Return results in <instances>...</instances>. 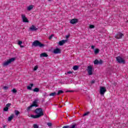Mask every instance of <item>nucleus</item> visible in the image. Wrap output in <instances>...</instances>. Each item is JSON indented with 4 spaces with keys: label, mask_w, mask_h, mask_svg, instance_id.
<instances>
[{
    "label": "nucleus",
    "mask_w": 128,
    "mask_h": 128,
    "mask_svg": "<svg viewBox=\"0 0 128 128\" xmlns=\"http://www.w3.org/2000/svg\"><path fill=\"white\" fill-rule=\"evenodd\" d=\"M34 112L36 114V115L32 114L31 118H38L42 116H44V111H42V108H37L34 110Z\"/></svg>",
    "instance_id": "obj_1"
},
{
    "label": "nucleus",
    "mask_w": 128,
    "mask_h": 128,
    "mask_svg": "<svg viewBox=\"0 0 128 128\" xmlns=\"http://www.w3.org/2000/svg\"><path fill=\"white\" fill-rule=\"evenodd\" d=\"M32 46H35L36 48L38 46H39V48H44L46 46V45L44 44L41 43L38 40H36L35 41H34L32 44Z\"/></svg>",
    "instance_id": "obj_2"
},
{
    "label": "nucleus",
    "mask_w": 128,
    "mask_h": 128,
    "mask_svg": "<svg viewBox=\"0 0 128 128\" xmlns=\"http://www.w3.org/2000/svg\"><path fill=\"white\" fill-rule=\"evenodd\" d=\"M16 60V58H12L8 60H6V62H5L3 64L4 66H8V64H12L13 62H14Z\"/></svg>",
    "instance_id": "obj_3"
},
{
    "label": "nucleus",
    "mask_w": 128,
    "mask_h": 128,
    "mask_svg": "<svg viewBox=\"0 0 128 128\" xmlns=\"http://www.w3.org/2000/svg\"><path fill=\"white\" fill-rule=\"evenodd\" d=\"M116 60L118 64H126V60H124V58H122V56H118L116 57Z\"/></svg>",
    "instance_id": "obj_4"
},
{
    "label": "nucleus",
    "mask_w": 128,
    "mask_h": 128,
    "mask_svg": "<svg viewBox=\"0 0 128 128\" xmlns=\"http://www.w3.org/2000/svg\"><path fill=\"white\" fill-rule=\"evenodd\" d=\"M106 92V88L104 86H100V94L101 96H104Z\"/></svg>",
    "instance_id": "obj_5"
},
{
    "label": "nucleus",
    "mask_w": 128,
    "mask_h": 128,
    "mask_svg": "<svg viewBox=\"0 0 128 128\" xmlns=\"http://www.w3.org/2000/svg\"><path fill=\"white\" fill-rule=\"evenodd\" d=\"M122 36H124V34L122 33L119 32L115 35V38L118 40H120L122 38Z\"/></svg>",
    "instance_id": "obj_6"
},
{
    "label": "nucleus",
    "mask_w": 128,
    "mask_h": 128,
    "mask_svg": "<svg viewBox=\"0 0 128 128\" xmlns=\"http://www.w3.org/2000/svg\"><path fill=\"white\" fill-rule=\"evenodd\" d=\"M78 124L74 123L70 126H65L62 128H77Z\"/></svg>",
    "instance_id": "obj_7"
},
{
    "label": "nucleus",
    "mask_w": 128,
    "mask_h": 128,
    "mask_svg": "<svg viewBox=\"0 0 128 128\" xmlns=\"http://www.w3.org/2000/svg\"><path fill=\"white\" fill-rule=\"evenodd\" d=\"M87 70L88 72V74L92 76V66H88L87 67Z\"/></svg>",
    "instance_id": "obj_8"
},
{
    "label": "nucleus",
    "mask_w": 128,
    "mask_h": 128,
    "mask_svg": "<svg viewBox=\"0 0 128 128\" xmlns=\"http://www.w3.org/2000/svg\"><path fill=\"white\" fill-rule=\"evenodd\" d=\"M78 18H73L70 20V24H78Z\"/></svg>",
    "instance_id": "obj_9"
},
{
    "label": "nucleus",
    "mask_w": 128,
    "mask_h": 128,
    "mask_svg": "<svg viewBox=\"0 0 128 128\" xmlns=\"http://www.w3.org/2000/svg\"><path fill=\"white\" fill-rule=\"evenodd\" d=\"M29 31L30 32H35L38 30V28L34 26V25H32V26L29 28Z\"/></svg>",
    "instance_id": "obj_10"
},
{
    "label": "nucleus",
    "mask_w": 128,
    "mask_h": 128,
    "mask_svg": "<svg viewBox=\"0 0 128 128\" xmlns=\"http://www.w3.org/2000/svg\"><path fill=\"white\" fill-rule=\"evenodd\" d=\"M22 18L23 22H29L28 20V18L26 17V15L22 14Z\"/></svg>",
    "instance_id": "obj_11"
},
{
    "label": "nucleus",
    "mask_w": 128,
    "mask_h": 128,
    "mask_svg": "<svg viewBox=\"0 0 128 128\" xmlns=\"http://www.w3.org/2000/svg\"><path fill=\"white\" fill-rule=\"evenodd\" d=\"M53 52L55 54H60V49L59 48H56V49L54 50Z\"/></svg>",
    "instance_id": "obj_12"
},
{
    "label": "nucleus",
    "mask_w": 128,
    "mask_h": 128,
    "mask_svg": "<svg viewBox=\"0 0 128 128\" xmlns=\"http://www.w3.org/2000/svg\"><path fill=\"white\" fill-rule=\"evenodd\" d=\"M66 42H68V40H60L58 42V44L59 46H64V43Z\"/></svg>",
    "instance_id": "obj_13"
},
{
    "label": "nucleus",
    "mask_w": 128,
    "mask_h": 128,
    "mask_svg": "<svg viewBox=\"0 0 128 128\" xmlns=\"http://www.w3.org/2000/svg\"><path fill=\"white\" fill-rule=\"evenodd\" d=\"M32 106H35V108L38 107V100H34L32 102Z\"/></svg>",
    "instance_id": "obj_14"
},
{
    "label": "nucleus",
    "mask_w": 128,
    "mask_h": 128,
    "mask_svg": "<svg viewBox=\"0 0 128 128\" xmlns=\"http://www.w3.org/2000/svg\"><path fill=\"white\" fill-rule=\"evenodd\" d=\"M40 58H48V55L46 52H43L40 54Z\"/></svg>",
    "instance_id": "obj_15"
},
{
    "label": "nucleus",
    "mask_w": 128,
    "mask_h": 128,
    "mask_svg": "<svg viewBox=\"0 0 128 128\" xmlns=\"http://www.w3.org/2000/svg\"><path fill=\"white\" fill-rule=\"evenodd\" d=\"M34 86V84H30V86H27V90H32V88Z\"/></svg>",
    "instance_id": "obj_16"
},
{
    "label": "nucleus",
    "mask_w": 128,
    "mask_h": 128,
    "mask_svg": "<svg viewBox=\"0 0 128 128\" xmlns=\"http://www.w3.org/2000/svg\"><path fill=\"white\" fill-rule=\"evenodd\" d=\"M14 116V114H12L11 116L8 118V122H12Z\"/></svg>",
    "instance_id": "obj_17"
},
{
    "label": "nucleus",
    "mask_w": 128,
    "mask_h": 128,
    "mask_svg": "<svg viewBox=\"0 0 128 128\" xmlns=\"http://www.w3.org/2000/svg\"><path fill=\"white\" fill-rule=\"evenodd\" d=\"M32 8H34V5L31 4L28 7L27 10H28L30 11V10H32Z\"/></svg>",
    "instance_id": "obj_18"
},
{
    "label": "nucleus",
    "mask_w": 128,
    "mask_h": 128,
    "mask_svg": "<svg viewBox=\"0 0 128 128\" xmlns=\"http://www.w3.org/2000/svg\"><path fill=\"white\" fill-rule=\"evenodd\" d=\"M14 112L16 116H18V114H20V112L18 110H14Z\"/></svg>",
    "instance_id": "obj_19"
},
{
    "label": "nucleus",
    "mask_w": 128,
    "mask_h": 128,
    "mask_svg": "<svg viewBox=\"0 0 128 128\" xmlns=\"http://www.w3.org/2000/svg\"><path fill=\"white\" fill-rule=\"evenodd\" d=\"M99 52H100V49L96 48L94 50V54H98Z\"/></svg>",
    "instance_id": "obj_20"
},
{
    "label": "nucleus",
    "mask_w": 128,
    "mask_h": 128,
    "mask_svg": "<svg viewBox=\"0 0 128 128\" xmlns=\"http://www.w3.org/2000/svg\"><path fill=\"white\" fill-rule=\"evenodd\" d=\"M33 106H34L32 105V104L30 106L26 108L27 112H29V110H32V108Z\"/></svg>",
    "instance_id": "obj_21"
},
{
    "label": "nucleus",
    "mask_w": 128,
    "mask_h": 128,
    "mask_svg": "<svg viewBox=\"0 0 128 128\" xmlns=\"http://www.w3.org/2000/svg\"><path fill=\"white\" fill-rule=\"evenodd\" d=\"M33 92H40V88H36L33 89Z\"/></svg>",
    "instance_id": "obj_22"
},
{
    "label": "nucleus",
    "mask_w": 128,
    "mask_h": 128,
    "mask_svg": "<svg viewBox=\"0 0 128 128\" xmlns=\"http://www.w3.org/2000/svg\"><path fill=\"white\" fill-rule=\"evenodd\" d=\"M64 92L62 90H58V93L56 94L57 96H60V94H64Z\"/></svg>",
    "instance_id": "obj_23"
},
{
    "label": "nucleus",
    "mask_w": 128,
    "mask_h": 128,
    "mask_svg": "<svg viewBox=\"0 0 128 128\" xmlns=\"http://www.w3.org/2000/svg\"><path fill=\"white\" fill-rule=\"evenodd\" d=\"M78 68H79L78 66H74L72 68L74 70H78Z\"/></svg>",
    "instance_id": "obj_24"
},
{
    "label": "nucleus",
    "mask_w": 128,
    "mask_h": 128,
    "mask_svg": "<svg viewBox=\"0 0 128 128\" xmlns=\"http://www.w3.org/2000/svg\"><path fill=\"white\" fill-rule=\"evenodd\" d=\"M56 92H52L51 94H49V96H56Z\"/></svg>",
    "instance_id": "obj_25"
},
{
    "label": "nucleus",
    "mask_w": 128,
    "mask_h": 128,
    "mask_svg": "<svg viewBox=\"0 0 128 128\" xmlns=\"http://www.w3.org/2000/svg\"><path fill=\"white\" fill-rule=\"evenodd\" d=\"M13 94H16L18 92V90H16V88H13L12 90H11Z\"/></svg>",
    "instance_id": "obj_26"
},
{
    "label": "nucleus",
    "mask_w": 128,
    "mask_h": 128,
    "mask_svg": "<svg viewBox=\"0 0 128 128\" xmlns=\"http://www.w3.org/2000/svg\"><path fill=\"white\" fill-rule=\"evenodd\" d=\"M94 62V64H96V65L98 64V59L95 60Z\"/></svg>",
    "instance_id": "obj_27"
},
{
    "label": "nucleus",
    "mask_w": 128,
    "mask_h": 128,
    "mask_svg": "<svg viewBox=\"0 0 128 128\" xmlns=\"http://www.w3.org/2000/svg\"><path fill=\"white\" fill-rule=\"evenodd\" d=\"M90 112H86V113H84L83 114V116H88V114H90Z\"/></svg>",
    "instance_id": "obj_28"
},
{
    "label": "nucleus",
    "mask_w": 128,
    "mask_h": 128,
    "mask_svg": "<svg viewBox=\"0 0 128 128\" xmlns=\"http://www.w3.org/2000/svg\"><path fill=\"white\" fill-rule=\"evenodd\" d=\"M3 110L4 112H8V108L6 106L4 108Z\"/></svg>",
    "instance_id": "obj_29"
},
{
    "label": "nucleus",
    "mask_w": 128,
    "mask_h": 128,
    "mask_svg": "<svg viewBox=\"0 0 128 128\" xmlns=\"http://www.w3.org/2000/svg\"><path fill=\"white\" fill-rule=\"evenodd\" d=\"M104 64V61L100 60V61H98V64Z\"/></svg>",
    "instance_id": "obj_30"
},
{
    "label": "nucleus",
    "mask_w": 128,
    "mask_h": 128,
    "mask_svg": "<svg viewBox=\"0 0 128 128\" xmlns=\"http://www.w3.org/2000/svg\"><path fill=\"white\" fill-rule=\"evenodd\" d=\"M38 65H36L34 67V70L36 71V70H38Z\"/></svg>",
    "instance_id": "obj_31"
},
{
    "label": "nucleus",
    "mask_w": 128,
    "mask_h": 128,
    "mask_svg": "<svg viewBox=\"0 0 128 128\" xmlns=\"http://www.w3.org/2000/svg\"><path fill=\"white\" fill-rule=\"evenodd\" d=\"M89 28H94V25L90 24Z\"/></svg>",
    "instance_id": "obj_32"
},
{
    "label": "nucleus",
    "mask_w": 128,
    "mask_h": 128,
    "mask_svg": "<svg viewBox=\"0 0 128 128\" xmlns=\"http://www.w3.org/2000/svg\"><path fill=\"white\" fill-rule=\"evenodd\" d=\"M10 106H12L11 104H10V103L7 104H6V108H10Z\"/></svg>",
    "instance_id": "obj_33"
},
{
    "label": "nucleus",
    "mask_w": 128,
    "mask_h": 128,
    "mask_svg": "<svg viewBox=\"0 0 128 128\" xmlns=\"http://www.w3.org/2000/svg\"><path fill=\"white\" fill-rule=\"evenodd\" d=\"M33 128H38V126L36 124H34L33 125Z\"/></svg>",
    "instance_id": "obj_34"
},
{
    "label": "nucleus",
    "mask_w": 128,
    "mask_h": 128,
    "mask_svg": "<svg viewBox=\"0 0 128 128\" xmlns=\"http://www.w3.org/2000/svg\"><path fill=\"white\" fill-rule=\"evenodd\" d=\"M47 125L48 126H52V122H48L47 123Z\"/></svg>",
    "instance_id": "obj_35"
},
{
    "label": "nucleus",
    "mask_w": 128,
    "mask_h": 128,
    "mask_svg": "<svg viewBox=\"0 0 128 128\" xmlns=\"http://www.w3.org/2000/svg\"><path fill=\"white\" fill-rule=\"evenodd\" d=\"M22 44V41L19 40V41L18 42V46H21Z\"/></svg>",
    "instance_id": "obj_36"
},
{
    "label": "nucleus",
    "mask_w": 128,
    "mask_h": 128,
    "mask_svg": "<svg viewBox=\"0 0 128 128\" xmlns=\"http://www.w3.org/2000/svg\"><path fill=\"white\" fill-rule=\"evenodd\" d=\"M54 36V34H51V36H50L48 38L49 40H52V36Z\"/></svg>",
    "instance_id": "obj_37"
},
{
    "label": "nucleus",
    "mask_w": 128,
    "mask_h": 128,
    "mask_svg": "<svg viewBox=\"0 0 128 128\" xmlns=\"http://www.w3.org/2000/svg\"><path fill=\"white\" fill-rule=\"evenodd\" d=\"M4 90H8V86H4V88H3Z\"/></svg>",
    "instance_id": "obj_38"
},
{
    "label": "nucleus",
    "mask_w": 128,
    "mask_h": 128,
    "mask_svg": "<svg viewBox=\"0 0 128 128\" xmlns=\"http://www.w3.org/2000/svg\"><path fill=\"white\" fill-rule=\"evenodd\" d=\"M66 92H74V90H66Z\"/></svg>",
    "instance_id": "obj_39"
},
{
    "label": "nucleus",
    "mask_w": 128,
    "mask_h": 128,
    "mask_svg": "<svg viewBox=\"0 0 128 128\" xmlns=\"http://www.w3.org/2000/svg\"><path fill=\"white\" fill-rule=\"evenodd\" d=\"M72 74V72L69 71L67 72V74Z\"/></svg>",
    "instance_id": "obj_40"
},
{
    "label": "nucleus",
    "mask_w": 128,
    "mask_h": 128,
    "mask_svg": "<svg viewBox=\"0 0 128 128\" xmlns=\"http://www.w3.org/2000/svg\"><path fill=\"white\" fill-rule=\"evenodd\" d=\"M96 82V80H92V81H91V84H94Z\"/></svg>",
    "instance_id": "obj_41"
},
{
    "label": "nucleus",
    "mask_w": 128,
    "mask_h": 128,
    "mask_svg": "<svg viewBox=\"0 0 128 128\" xmlns=\"http://www.w3.org/2000/svg\"><path fill=\"white\" fill-rule=\"evenodd\" d=\"M94 48H95L94 46H91V48H92V50H94Z\"/></svg>",
    "instance_id": "obj_42"
},
{
    "label": "nucleus",
    "mask_w": 128,
    "mask_h": 128,
    "mask_svg": "<svg viewBox=\"0 0 128 128\" xmlns=\"http://www.w3.org/2000/svg\"><path fill=\"white\" fill-rule=\"evenodd\" d=\"M70 34L66 35V38H70Z\"/></svg>",
    "instance_id": "obj_43"
},
{
    "label": "nucleus",
    "mask_w": 128,
    "mask_h": 128,
    "mask_svg": "<svg viewBox=\"0 0 128 128\" xmlns=\"http://www.w3.org/2000/svg\"><path fill=\"white\" fill-rule=\"evenodd\" d=\"M20 48H24V46L20 45Z\"/></svg>",
    "instance_id": "obj_44"
},
{
    "label": "nucleus",
    "mask_w": 128,
    "mask_h": 128,
    "mask_svg": "<svg viewBox=\"0 0 128 128\" xmlns=\"http://www.w3.org/2000/svg\"><path fill=\"white\" fill-rule=\"evenodd\" d=\"M3 128H6V126H3Z\"/></svg>",
    "instance_id": "obj_45"
},
{
    "label": "nucleus",
    "mask_w": 128,
    "mask_h": 128,
    "mask_svg": "<svg viewBox=\"0 0 128 128\" xmlns=\"http://www.w3.org/2000/svg\"><path fill=\"white\" fill-rule=\"evenodd\" d=\"M49 2H50V0H48Z\"/></svg>",
    "instance_id": "obj_46"
},
{
    "label": "nucleus",
    "mask_w": 128,
    "mask_h": 128,
    "mask_svg": "<svg viewBox=\"0 0 128 128\" xmlns=\"http://www.w3.org/2000/svg\"><path fill=\"white\" fill-rule=\"evenodd\" d=\"M126 22H128V20L126 21Z\"/></svg>",
    "instance_id": "obj_47"
}]
</instances>
